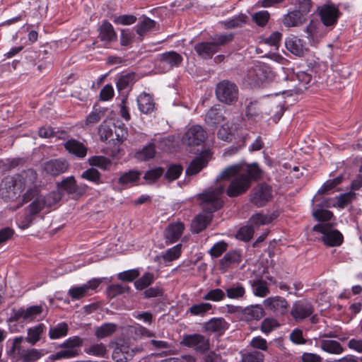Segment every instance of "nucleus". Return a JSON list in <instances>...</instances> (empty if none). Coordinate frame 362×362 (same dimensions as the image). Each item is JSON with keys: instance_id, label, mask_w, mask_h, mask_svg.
Masks as SVG:
<instances>
[{"instance_id": "1", "label": "nucleus", "mask_w": 362, "mask_h": 362, "mask_svg": "<svg viewBox=\"0 0 362 362\" xmlns=\"http://www.w3.org/2000/svg\"><path fill=\"white\" fill-rule=\"evenodd\" d=\"M261 174L260 168L255 163L235 164L223 170L220 178H232L226 193L229 197H235L245 192L250 188L252 181L259 179Z\"/></svg>"}, {"instance_id": "2", "label": "nucleus", "mask_w": 362, "mask_h": 362, "mask_svg": "<svg viewBox=\"0 0 362 362\" xmlns=\"http://www.w3.org/2000/svg\"><path fill=\"white\" fill-rule=\"evenodd\" d=\"M225 185L219 184L214 189H209L199 194L203 211L197 215L192 222V231L199 233L204 230L213 218V213L223 205L222 195Z\"/></svg>"}, {"instance_id": "3", "label": "nucleus", "mask_w": 362, "mask_h": 362, "mask_svg": "<svg viewBox=\"0 0 362 362\" xmlns=\"http://www.w3.org/2000/svg\"><path fill=\"white\" fill-rule=\"evenodd\" d=\"M12 177L18 187L21 188L22 192L25 190L16 206L11 207L13 210H16L32 200L36 194V192L39 191L35 184L37 174L34 170L28 169Z\"/></svg>"}, {"instance_id": "4", "label": "nucleus", "mask_w": 362, "mask_h": 362, "mask_svg": "<svg viewBox=\"0 0 362 362\" xmlns=\"http://www.w3.org/2000/svg\"><path fill=\"white\" fill-rule=\"evenodd\" d=\"M83 339L78 336L69 337L59 345L58 347L61 349L51 354L49 356V359L54 361L77 357L79 356L80 348L83 345Z\"/></svg>"}, {"instance_id": "5", "label": "nucleus", "mask_w": 362, "mask_h": 362, "mask_svg": "<svg viewBox=\"0 0 362 362\" xmlns=\"http://www.w3.org/2000/svg\"><path fill=\"white\" fill-rule=\"evenodd\" d=\"M232 34H222L216 35L211 42H203L195 45L194 50L202 58H211L216 53L219 47L232 41Z\"/></svg>"}, {"instance_id": "6", "label": "nucleus", "mask_w": 362, "mask_h": 362, "mask_svg": "<svg viewBox=\"0 0 362 362\" xmlns=\"http://www.w3.org/2000/svg\"><path fill=\"white\" fill-rule=\"evenodd\" d=\"M30 204L25 208L26 214L21 217L18 224L23 229L30 227L34 220V216L40 213L46 207L42 200V195L36 192L34 197L30 201Z\"/></svg>"}, {"instance_id": "7", "label": "nucleus", "mask_w": 362, "mask_h": 362, "mask_svg": "<svg viewBox=\"0 0 362 362\" xmlns=\"http://www.w3.org/2000/svg\"><path fill=\"white\" fill-rule=\"evenodd\" d=\"M334 223H319L313 227V230L320 233L323 243L329 247L339 246L343 243L342 234L333 228Z\"/></svg>"}, {"instance_id": "8", "label": "nucleus", "mask_w": 362, "mask_h": 362, "mask_svg": "<svg viewBox=\"0 0 362 362\" xmlns=\"http://www.w3.org/2000/svg\"><path fill=\"white\" fill-rule=\"evenodd\" d=\"M216 95L220 102L233 105L238 100V88L235 83L224 80L217 84Z\"/></svg>"}, {"instance_id": "9", "label": "nucleus", "mask_w": 362, "mask_h": 362, "mask_svg": "<svg viewBox=\"0 0 362 362\" xmlns=\"http://www.w3.org/2000/svg\"><path fill=\"white\" fill-rule=\"evenodd\" d=\"M22 192L18 187L13 177L4 178L0 189V196L6 202H13L17 200L21 195Z\"/></svg>"}, {"instance_id": "10", "label": "nucleus", "mask_w": 362, "mask_h": 362, "mask_svg": "<svg viewBox=\"0 0 362 362\" xmlns=\"http://www.w3.org/2000/svg\"><path fill=\"white\" fill-rule=\"evenodd\" d=\"M100 284V279H92L81 286L71 287L68 291V294L72 300H79L91 295Z\"/></svg>"}, {"instance_id": "11", "label": "nucleus", "mask_w": 362, "mask_h": 362, "mask_svg": "<svg viewBox=\"0 0 362 362\" xmlns=\"http://www.w3.org/2000/svg\"><path fill=\"white\" fill-rule=\"evenodd\" d=\"M272 198V187L265 184L262 183L256 186L250 195V201L257 206H263Z\"/></svg>"}, {"instance_id": "12", "label": "nucleus", "mask_w": 362, "mask_h": 362, "mask_svg": "<svg viewBox=\"0 0 362 362\" xmlns=\"http://www.w3.org/2000/svg\"><path fill=\"white\" fill-rule=\"evenodd\" d=\"M263 304L266 309L274 313L276 315H284L288 313L289 304L281 296H276L266 298Z\"/></svg>"}, {"instance_id": "13", "label": "nucleus", "mask_w": 362, "mask_h": 362, "mask_svg": "<svg viewBox=\"0 0 362 362\" xmlns=\"http://www.w3.org/2000/svg\"><path fill=\"white\" fill-rule=\"evenodd\" d=\"M206 138V134L199 125H194L189 127L185 134L182 141L188 146H199Z\"/></svg>"}, {"instance_id": "14", "label": "nucleus", "mask_w": 362, "mask_h": 362, "mask_svg": "<svg viewBox=\"0 0 362 362\" xmlns=\"http://www.w3.org/2000/svg\"><path fill=\"white\" fill-rule=\"evenodd\" d=\"M182 344L193 348L197 351L204 353L209 350L210 344L208 339L202 334H194L184 337Z\"/></svg>"}, {"instance_id": "15", "label": "nucleus", "mask_w": 362, "mask_h": 362, "mask_svg": "<svg viewBox=\"0 0 362 362\" xmlns=\"http://www.w3.org/2000/svg\"><path fill=\"white\" fill-rule=\"evenodd\" d=\"M183 59L182 57L173 51L167 52L159 55L157 64L164 71H168L173 67L179 66Z\"/></svg>"}, {"instance_id": "16", "label": "nucleus", "mask_w": 362, "mask_h": 362, "mask_svg": "<svg viewBox=\"0 0 362 362\" xmlns=\"http://www.w3.org/2000/svg\"><path fill=\"white\" fill-rule=\"evenodd\" d=\"M313 311L314 308L311 303L298 300L293 304L290 313L296 321H301L310 317Z\"/></svg>"}, {"instance_id": "17", "label": "nucleus", "mask_w": 362, "mask_h": 362, "mask_svg": "<svg viewBox=\"0 0 362 362\" xmlns=\"http://www.w3.org/2000/svg\"><path fill=\"white\" fill-rule=\"evenodd\" d=\"M68 168L69 163L64 158L51 159L42 165V170L52 176H57L65 173Z\"/></svg>"}, {"instance_id": "18", "label": "nucleus", "mask_w": 362, "mask_h": 362, "mask_svg": "<svg viewBox=\"0 0 362 362\" xmlns=\"http://www.w3.org/2000/svg\"><path fill=\"white\" fill-rule=\"evenodd\" d=\"M205 332L222 335L228 329V323L223 317H213L203 325Z\"/></svg>"}, {"instance_id": "19", "label": "nucleus", "mask_w": 362, "mask_h": 362, "mask_svg": "<svg viewBox=\"0 0 362 362\" xmlns=\"http://www.w3.org/2000/svg\"><path fill=\"white\" fill-rule=\"evenodd\" d=\"M323 25L320 23L311 21L306 27V37L311 45H315L325 35L327 31Z\"/></svg>"}, {"instance_id": "20", "label": "nucleus", "mask_w": 362, "mask_h": 362, "mask_svg": "<svg viewBox=\"0 0 362 362\" xmlns=\"http://www.w3.org/2000/svg\"><path fill=\"white\" fill-rule=\"evenodd\" d=\"M184 230L185 226L182 222L168 224L163 233L166 243L171 244L177 241L182 235Z\"/></svg>"}, {"instance_id": "21", "label": "nucleus", "mask_w": 362, "mask_h": 362, "mask_svg": "<svg viewBox=\"0 0 362 362\" xmlns=\"http://www.w3.org/2000/svg\"><path fill=\"white\" fill-rule=\"evenodd\" d=\"M285 46L288 52L297 57H303L308 49L303 40L296 36H291L286 39Z\"/></svg>"}, {"instance_id": "22", "label": "nucleus", "mask_w": 362, "mask_h": 362, "mask_svg": "<svg viewBox=\"0 0 362 362\" xmlns=\"http://www.w3.org/2000/svg\"><path fill=\"white\" fill-rule=\"evenodd\" d=\"M320 16L324 25H333L337 23L339 11L334 5H325L320 9Z\"/></svg>"}, {"instance_id": "23", "label": "nucleus", "mask_w": 362, "mask_h": 362, "mask_svg": "<svg viewBox=\"0 0 362 362\" xmlns=\"http://www.w3.org/2000/svg\"><path fill=\"white\" fill-rule=\"evenodd\" d=\"M98 38L105 45L110 44L117 40V34L113 26L107 21H103L98 28Z\"/></svg>"}, {"instance_id": "24", "label": "nucleus", "mask_w": 362, "mask_h": 362, "mask_svg": "<svg viewBox=\"0 0 362 362\" xmlns=\"http://www.w3.org/2000/svg\"><path fill=\"white\" fill-rule=\"evenodd\" d=\"M266 78L265 72L261 65H255L248 71L245 81L252 86H259Z\"/></svg>"}, {"instance_id": "25", "label": "nucleus", "mask_w": 362, "mask_h": 362, "mask_svg": "<svg viewBox=\"0 0 362 362\" xmlns=\"http://www.w3.org/2000/svg\"><path fill=\"white\" fill-rule=\"evenodd\" d=\"M64 146L69 153L77 158H83L86 156L87 148L83 143L76 139L68 140L64 143Z\"/></svg>"}, {"instance_id": "26", "label": "nucleus", "mask_w": 362, "mask_h": 362, "mask_svg": "<svg viewBox=\"0 0 362 362\" xmlns=\"http://www.w3.org/2000/svg\"><path fill=\"white\" fill-rule=\"evenodd\" d=\"M25 338L22 336L15 337L11 342V346L7 351V355L13 361L21 359L26 349L22 346Z\"/></svg>"}, {"instance_id": "27", "label": "nucleus", "mask_w": 362, "mask_h": 362, "mask_svg": "<svg viewBox=\"0 0 362 362\" xmlns=\"http://www.w3.org/2000/svg\"><path fill=\"white\" fill-rule=\"evenodd\" d=\"M305 21V16L297 10L288 12L283 17L282 23L287 28L298 27Z\"/></svg>"}, {"instance_id": "28", "label": "nucleus", "mask_w": 362, "mask_h": 362, "mask_svg": "<svg viewBox=\"0 0 362 362\" xmlns=\"http://www.w3.org/2000/svg\"><path fill=\"white\" fill-rule=\"evenodd\" d=\"M137 105L141 112L144 114H150L155 109V103L152 96L145 92L141 93L137 97Z\"/></svg>"}, {"instance_id": "29", "label": "nucleus", "mask_w": 362, "mask_h": 362, "mask_svg": "<svg viewBox=\"0 0 362 362\" xmlns=\"http://www.w3.org/2000/svg\"><path fill=\"white\" fill-rule=\"evenodd\" d=\"M312 72V70L299 71L296 74V79L298 81L296 86L297 92L302 93L310 86L313 80Z\"/></svg>"}, {"instance_id": "30", "label": "nucleus", "mask_w": 362, "mask_h": 362, "mask_svg": "<svg viewBox=\"0 0 362 362\" xmlns=\"http://www.w3.org/2000/svg\"><path fill=\"white\" fill-rule=\"evenodd\" d=\"M42 313V307L38 305L30 306L27 309H19L15 312L13 318L17 320L23 318L24 320L31 321Z\"/></svg>"}, {"instance_id": "31", "label": "nucleus", "mask_w": 362, "mask_h": 362, "mask_svg": "<svg viewBox=\"0 0 362 362\" xmlns=\"http://www.w3.org/2000/svg\"><path fill=\"white\" fill-rule=\"evenodd\" d=\"M45 329V325L42 323L28 328L27 331V337L25 338V340H26L30 345L33 346L36 344L40 341Z\"/></svg>"}, {"instance_id": "32", "label": "nucleus", "mask_w": 362, "mask_h": 362, "mask_svg": "<svg viewBox=\"0 0 362 362\" xmlns=\"http://www.w3.org/2000/svg\"><path fill=\"white\" fill-rule=\"evenodd\" d=\"M225 291L226 296L230 299H243L245 295V288L239 282L231 284Z\"/></svg>"}, {"instance_id": "33", "label": "nucleus", "mask_w": 362, "mask_h": 362, "mask_svg": "<svg viewBox=\"0 0 362 362\" xmlns=\"http://www.w3.org/2000/svg\"><path fill=\"white\" fill-rule=\"evenodd\" d=\"M320 348L325 352L332 354H340L344 348L339 342L332 339H323L320 341Z\"/></svg>"}, {"instance_id": "34", "label": "nucleus", "mask_w": 362, "mask_h": 362, "mask_svg": "<svg viewBox=\"0 0 362 362\" xmlns=\"http://www.w3.org/2000/svg\"><path fill=\"white\" fill-rule=\"evenodd\" d=\"M156 23L148 17L144 16L142 20L135 26L136 33L143 37L147 32L155 29Z\"/></svg>"}, {"instance_id": "35", "label": "nucleus", "mask_w": 362, "mask_h": 362, "mask_svg": "<svg viewBox=\"0 0 362 362\" xmlns=\"http://www.w3.org/2000/svg\"><path fill=\"white\" fill-rule=\"evenodd\" d=\"M264 313L263 308L260 305H255L245 308L243 315L245 320L251 321L262 318L264 316Z\"/></svg>"}, {"instance_id": "36", "label": "nucleus", "mask_w": 362, "mask_h": 362, "mask_svg": "<svg viewBox=\"0 0 362 362\" xmlns=\"http://www.w3.org/2000/svg\"><path fill=\"white\" fill-rule=\"evenodd\" d=\"M112 358L117 362H126L132 357V351L125 346H117L112 352Z\"/></svg>"}, {"instance_id": "37", "label": "nucleus", "mask_w": 362, "mask_h": 362, "mask_svg": "<svg viewBox=\"0 0 362 362\" xmlns=\"http://www.w3.org/2000/svg\"><path fill=\"white\" fill-rule=\"evenodd\" d=\"M86 354L100 358L106 357L107 354V346L103 343L92 344L84 349Z\"/></svg>"}, {"instance_id": "38", "label": "nucleus", "mask_w": 362, "mask_h": 362, "mask_svg": "<svg viewBox=\"0 0 362 362\" xmlns=\"http://www.w3.org/2000/svg\"><path fill=\"white\" fill-rule=\"evenodd\" d=\"M208 163L204 156H199L194 159L186 170L187 175H194L198 173Z\"/></svg>"}, {"instance_id": "39", "label": "nucleus", "mask_w": 362, "mask_h": 362, "mask_svg": "<svg viewBox=\"0 0 362 362\" xmlns=\"http://www.w3.org/2000/svg\"><path fill=\"white\" fill-rule=\"evenodd\" d=\"M69 326L66 322L58 323L56 326L50 327L49 337L51 339H57L68 334Z\"/></svg>"}, {"instance_id": "40", "label": "nucleus", "mask_w": 362, "mask_h": 362, "mask_svg": "<svg viewBox=\"0 0 362 362\" xmlns=\"http://www.w3.org/2000/svg\"><path fill=\"white\" fill-rule=\"evenodd\" d=\"M47 352L44 349H27L21 358L23 362H35L41 358Z\"/></svg>"}, {"instance_id": "41", "label": "nucleus", "mask_w": 362, "mask_h": 362, "mask_svg": "<svg viewBox=\"0 0 362 362\" xmlns=\"http://www.w3.org/2000/svg\"><path fill=\"white\" fill-rule=\"evenodd\" d=\"M136 81V76L134 73H128L121 76L117 82V88L119 91L130 88Z\"/></svg>"}, {"instance_id": "42", "label": "nucleus", "mask_w": 362, "mask_h": 362, "mask_svg": "<svg viewBox=\"0 0 362 362\" xmlns=\"http://www.w3.org/2000/svg\"><path fill=\"white\" fill-rule=\"evenodd\" d=\"M247 17L244 14H240L230 19L221 21V24L226 29H232L242 26L247 21Z\"/></svg>"}, {"instance_id": "43", "label": "nucleus", "mask_w": 362, "mask_h": 362, "mask_svg": "<svg viewBox=\"0 0 362 362\" xmlns=\"http://www.w3.org/2000/svg\"><path fill=\"white\" fill-rule=\"evenodd\" d=\"M156 155V146L153 144H149L144 146L141 151L135 153V158L141 161L148 160L153 158Z\"/></svg>"}, {"instance_id": "44", "label": "nucleus", "mask_w": 362, "mask_h": 362, "mask_svg": "<svg viewBox=\"0 0 362 362\" xmlns=\"http://www.w3.org/2000/svg\"><path fill=\"white\" fill-rule=\"evenodd\" d=\"M89 164L92 166H96L103 170L110 169L112 161L110 158L102 156H94L88 158Z\"/></svg>"}, {"instance_id": "45", "label": "nucleus", "mask_w": 362, "mask_h": 362, "mask_svg": "<svg viewBox=\"0 0 362 362\" xmlns=\"http://www.w3.org/2000/svg\"><path fill=\"white\" fill-rule=\"evenodd\" d=\"M212 308L209 303H200L192 305L188 310V313L194 316H204Z\"/></svg>"}, {"instance_id": "46", "label": "nucleus", "mask_w": 362, "mask_h": 362, "mask_svg": "<svg viewBox=\"0 0 362 362\" xmlns=\"http://www.w3.org/2000/svg\"><path fill=\"white\" fill-rule=\"evenodd\" d=\"M313 216L320 223H329L328 221L333 217V213L327 209L317 206L313 211Z\"/></svg>"}, {"instance_id": "47", "label": "nucleus", "mask_w": 362, "mask_h": 362, "mask_svg": "<svg viewBox=\"0 0 362 362\" xmlns=\"http://www.w3.org/2000/svg\"><path fill=\"white\" fill-rule=\"evenodd\" d=\"M182 252V245L177 244L166 250L162 255L161 258L165 262H173L178 259Z\"/></svg>"}, {"instance_id": "48", "label": "nucleus", "mask_w": 362, "mask_h": 362, "mask_svg": "<svg viewBox=\"0 0 362 362\" xmlns=\"http://www.w3.org/2000/svg\"><path fill=\"white\" fill-rule=\"evenodd\" d=\"M273 217L271 215H264L262 214H256L253 215L249 221L250 226L254 227H258L262 225H266L271 223L273 221Z\"/></svg>"}, {"instance_id": "49", "label": "nucleus", "mask_w": 362, "mask_h": 362, "mask_svg": "<svg viewBox=\"0 0 362 362\" xmlns=\"http://www.w3.org/2000/svg\"><path fill=\"white\" fill-rule=\"evenodd\" d=\"M116 330V325L113 323H105L95 329V335L103 339L112 335Z\"/></svg>"}, {"instance_id": "50", "label": "nucleus", "mask_w": 362, "mask_h": 362, "mask_svg": "<svg viewBox=\"0 0 362 362\" xmlns=\"http://www.w3.org/2000/svg\"><path fill=\"white\" fill-rule=\"evenodd\" d=\"M154 279L153 274L146 272L134 282V286L136 289L143 290L151 285L154 281Z\"/></svg>"}, {"instance_id": "51", "label": "nucleus", "mask_w": 362, "mask_h": 362, "mask_svg": "<svg viewBox=\"0 0 362 362\" xmlns=\"http://www.w3.org/2000/svg\"><path fill=\"white\" fill-rule=\"evenodd\" d=\"M140 176V173L136 170H129L124 173L119 178V183L122 185H131L136 182Z\"/></svg>"}, {"instance_id": "52", "label": "nucleus", "mask_w": 362, "mask_h": 362, "mask_svg": "<svg viewBox=\"0 0 362 362\" xmlns=\"http://www.w3.org/2000/svg\"><path fill=\"white\" fill-rule=\"evenodd\" d=\"M226 296V291L221 288H214L210 290L206 294H205L203 299L205 300L218 302L224 300Z\"/></svg>"}, {"instance_id": "53", "label": "nucleus", "mask_w": 362, "mask_h": 362, "mask_svg": "<svg viewBox=\"0 0 362 362\" xmlns=\"http://www.w3.org/2000/svg\"><path fill=\"white\" fill-rule=\"evenodd\" d=\"M81 177L88 181L93 182L96 185L103 183L101 181L100 173L95 168H89L83 172L81 174Z\"/></svg>"}, {"instance_id": "54", "label": "nucleus", "mask_w": 362, "mask_h": 362, "mask_svg": "<svg viewBox=\"0 0 362 362\" xmlns=\"http://www.w3.org/2000/svg\"><path fill=\"white\" fill-rule=\"evenodd\" d=\"M252 290L255 296L264 297L269 293V289L267 282L264 281H256L252 284Z\"/></svg>"}, {"instance_id": "55", "label": "nucleus", "mask_w": 362, "mask_h": 362, "mask_svg": "<svg viewBox=\"0 0 362 362\" xmlns=\"http://www.w3.org/2000/svg\"><path fill=\"white\" fill-rule=\"evenodd\" d=\"M182 170L183 168L180 165H170L165 174V177L170 182L174 181L180 177Z\"/></svg>"}, {"instance_id": "56", "label": "nucleus", "mask_w": 362, "mask_h": 362, "mask_svg": "<svg viewBox=\"0 0 362 362\" xmlns=\"http://www.w3.org/2000/svg\"><path fill=\"white\" fill-rule=\"evenodd\" d=\"M223 119V117L219 107H211L206 115V120L211 123H218Z\"/></svg>"}, {"instance_id": "57", "label": "nucleus", "mask_w": 362, "mask_h": 362, "mask_svg": "<svg viewBox=\"0 0 362 362\" xmlns=\"http://www.w3.org/2000/svg\"><path fill=\"white\" fill-rule=\"evenodd\" d=\"M242 362H264V355L259 351H247L242 354Z\"/></svg>"}, {"instance_id": "58", "label": "nucleus", "mask_w": 362, "mask_h": 362, "mask_svg": "<svg viewBox=\"0 0 362 362\" xmlns=\"http://www.w3.org/2000/svg\"><path fill=\"white\" fill-rule=\"evenodd\" d=\"M62 198L61 194L59 192L53 191L47 194L46 196H42L43 202L46 208L51 207L56 204Z\"/></svg>"}, {"instance_id": "59", "label": "nucleus", "mask_w": 362, "mask_h": 362, "mask_svg": "<svg viewBox=\"0 0 362 362\" xmlns=\"http://www.w3.org/2000/svg\"><path fill=\"white\" fill-rule=\"evenodd\" d=\"M240 261V255L235 251L227 252L221 259L220 263L223 267H228L230 264Z\"/></svg>"}, {"instance_id": "60", "label": "nucleus", "mask_w": 362, "mask_h": 362, "mask_svg": "<svg viewBox=\"0 0 362 362\" xmlns=\"http://www.w3.org/2000/svg\"><path fill=\"white\" fill-rule=\"evenodd\" d=\"M228 244L224 241H220L213 245L209 250V254L213 257H220L224 252L226 251Z\"/></svg>"}, {"instance_id": "61", "label": "nucleus", "mask_w": 362, "mask_h": 362, "mask_svg": "<svg viewBox=\"0 0 362 362\" xmlns=\"http://www.w3.org/2000/svg\"><path fill=\"white\" fill-rule=\"evenodd\" d=\"M254 228L252 226H246L240 228L237 238L241 240L249 241L253 236Z\"/></svg>"}, {"instance_id": "62", "label": "nucleus", "mask_w": 362, "mask_h": 362, "mask_svg": "<svg viewBox=\"0 0 362 362\" xmlns=\"http://www.w3.org/2000/svg\"><path fill=\"white\" fill-rule=\"evenodd\" d=\"M279 326L276 320L273 318L264 319L261 325V330L265 334H268Z\"/></svg>"}, {"instance_id": "63", "label": "nucleus", "mask_w": 362, "mask_h": 362, "mask_svg": "<svg viewBox=\"0 0 362 362\" xmlns=\"http://www.w3.org/2000/svg\"><path fill=\"white\" fill-rule=\"evenodd\" d=\"M100 139L103 141L114 140L113 131L109 126L102 124L98 131Z\"/></svg>"}, {"instance_id": "64", "label": "nucleus", "mask_w": 362, "mask_h": 362, "mask_svg": "<svg viewBox=\"0 0 362 362\" xmlns=\"http://www.w3.org/2000/svg\"><path fill=\"white\" fill-rule=\"evenodd\" d=\"M163 173L164 170L162 168H156L147 171L145 173L144 178L146 180L152 182L158 179L163 174Z\"/></svg>"}]
</instances>
